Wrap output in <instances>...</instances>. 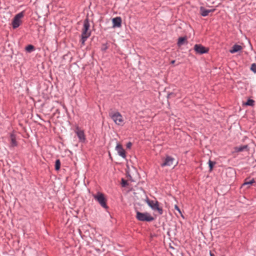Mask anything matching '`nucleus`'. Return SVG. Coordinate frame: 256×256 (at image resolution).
<instances>
[{"label":"nucleus","mask_w":256,"mask_h":256,"mask_svg":"<svg viewBox=\"0 0 256 256\" xmlns=\"http://www.w3.org/2000/svg\"><path fill=\"white\" fill-rule=\"evenodd\" d=\"M60 160H57L56 161V164H55L56 170H59L60 168Z\"/></svg>","instance_id":"nucleus-18"},{"label":"nucleus","mask_w":256,"mask_h":256,"mask_svg":"<svg viewBox=\"0 0 256 256\" xmlns=\"http://www.w3.org/2000/svg\"><path fill=\"white\" fill-rule=\"evenodd\" d=\"M256 183L255 180L252 178V180L248 181L247 180H246L245 182L242 184V186H246V188H248L250 187V186Z\"/></svg>","instance_id":"nucleus-15"},{"label":"nucleus","mask_w":256,"mask_h":256,"mask_svg":"<svg viewBox=\"0 0 256 256\" xmlns=\"http://www.w3.org/2000/svg\"><path fill=\"white\" fill-rule=\"evenodd\" d=\"M243 105L253 106L254 105V101L253 100L248 99L246 102L243 104Z\"/></svg>","instance_id":"nucleus-17"},{"label":"nucleus","mask_w":256,"mask_h":256,"mask_svg":"<svg viewBox=\"0 0 256 256\" xmlns=\"http://www.w3.org/2000/svg\"><path fill=\"white\" fill-rule=\"evenodd\" d=\"M148 204L154 211H157L160 214L163 212L162 208L159 206V203L156 200H151L148 199L146 200Z\"/></svg>","instance_id":"nucleus-2"},{"label":"nucleus","mask_w":256,"mask_h":256,"mask_svg":"<svg viewBox=\"0 0 256 256\" xmlns=\"http://www.w3.org/2000/svg\"><path fill=\"white\" fill-rule=\"evenodd\" d=\"M200 10L201 15L203 16H207L209 13L214 12V10H206L204 7L201 6Z\"/></svg>","instance_id":"nucleus-12"},{"label":"nucleus","mask_w":256,"mask_h":256,"mask_svg":"<svg viewBox=\"0 0 256 256\" xmlns=\"http://www.w3.org/2000/svg\"><path fill=\"white\" fill-rule=\"evenodd\" d=\"M24 16V12H22L15 16L12 22V26L14 28H18L21 24L22 23V19Z\"/></svg>","instance_id":"nucleus-5"},{"label":"nucleus","mask_w":256,"mask_h":256,"mask_svg":"<svg viewBox=\"0 0 256 256\" xmlns=\"http://www.w3.org/2000/svg\"><path fill=\"white\" fill-rule=\"evenodd\" d=\"M175 162V160L171 156H167L165 158L164 162L161 164L162 166H175L174 163Z\"/></svg>","instance_id":"nucleus-8"},{"label":"nucleus","mask_w":256,"mask_h":256,"mask_svg":"<svg viewBox=\"0 0 256 256\" xmlns=\"http://www.w3.org/2000/svg\"><path fill=\"white\" fill-rule=\"evenodd\" d=\"M246 147L247 146H239V147H238V148H236V150L238 152H242V151L244 150V149L246 148Z\"/></svg>","instance_id":"nucleus-22"},{"label":"nucleus","mask_w":256,"mask_h":256,"mask_svg":"<svg viewBox=\"0 0 256 256\" xmlns=\"http://www.w3.org/2000/svg\"><path fill=\"white\" fill-rule=\"evenodd\" d=\"M90 24L88 19H86L84 22L83 28L82 30L81 42L82 44H84L85 41L90 35Z\"/></svg>","instance_id":"nucleus-1"},{"label":"nucleus","mask_w":256,"mask_h":256,"mask_svg":"<svg viewBox=\"0 0 256 256\" xmlns=\"http://www.w3.org/2000/svg\"><path fill=\"white\" fill-rule=\"evenodd\" d=\"M250 70L253 72L254 73H256V64H252L250 66Z\"/></svg>","instance_id":"nucleus-21"},{"label":"nucleus","mask_w":256,"mask_h":256,"mask_svg":"<svg viewBox=\"0 0 256 256\" xmlns=\"http://www.w3.org/2000/svg\"><path fill=\"white\" fill-rule=\"evenodd\" d=\"M186 42V38L185 37H180L178 38V44L179 46L184 44Z\"/></svg>","instance_id":"nucleus-16"},{"label":"nucleus","mask_w":256,"mask_h":256,"mask_svg":"<svg viewBox=\"0 0 256 256\" xmlns=\"http://www.w3.org/2000/svg\"><path fill=\"white\" fill-rule=\"evenodd\" d=\"M110 118L118 125H123L124 119L122 114L118 112H112L110 114Z\"/></svg>","instance_id":"nucleus-4"},{"label":"nucleus","mask_w":256,"mask_h":256,"mask_svg":"<svg viewBox=\"0 0 256 256\" xmlns=\"http://www.w3.org/2000/svg\"><path fill=\"white\" fill-rule=\"evenodd\" d=\"M76 132L81 142H84L85 140V136L84 132L82 130L78 128L76 129Z\"/></svg>","instance_id":"nucleus-11"},{"label":"nucleus","mask_w":256,"mask_h":256,"mask_svg":"<svg viewBox=\"0 0 256 256\" xmlns=\"http://www.w3.org/2000/svg\"><path fill=\"white\" fill-rule=\"evenodd\" d=\"M122 18L120 16H118L112 19V27L120 28L122 26Z\"/></svg>","instance_id":"nucleus-10"},{"label":"nucleus","mask_w":256,"mask_h":256,"mask_svg":"<svg viewBox=\"0 0 256 256\" xmlns=\"http://www.w3.org/2000/svg\"><path fill=\"white\" fill-rule=\"evenodd\" d=\"M210 256H214V254H212L211 252H210Z\"/></svg>","instance_id":"nucleus-26"},{"label":"nucleus","mask_w":256,"mask_h":256,"mask_svg":"<svg viewBox=\"0 0 256 256\" xmlns=\"http://www.w3.org/2000/svg\"><path fill=\"white\" fill-rule=\"evenodd\" d=\"M242 49V46L238 44H234L232 48L230 50V52L232 54L236 52L241 50Z\"/></svg>","instance_id":"nucleus-13"},{"label":"nucleus","mask_w":256,"mask_h":256,"mask_svg":"<svg viewBox=\"0 0 256 256\" xmlns=\"http://www.w3.org/2000/svg\"><path fill=\"white\" fill-rule=\"evenodd\" d=\"M122 185L123 187H125L128 184V182L126 180H124V179H122Z\"/></svg>","instance_id":"nucleus-23"},{"label":"nucleus","mask_w":256,"mask_h":256,"mask_svg":"<svg viewBox=\"0 0 256 256\" xmlns=\"http://www.w3.org/2000/svg\"><path fill=\"white\" fill-rule=\"evenodd\" d=\"M116 150L118 152V154L122 156V158H126V152L124 150L123 148L122 144L118 143L117 144Z\"/></svg>","instance_id":"nucleus-9"},{"label":"nucleus","mask_w":256,"mask_h":256,"mask_svg":"<svg viewBox=\"0 0 256 256\" xmlns=\"http://www.w3.org/2000/svg\"><path fill=\"white\" fill-rule=\"evenodd\" d=\"M175 62V60H173L171 62V64H174Z\"/></svg>","instance_id":"nucleus-27"},{"label":"nucleus","mask_w":256,"mask_h":256,"mask_svg":"<svg viewBox=\"0 0 256 256\" xmlns=\"http://www.w3.org/2000/svg\"><path fill=\"white\" fill-rule=\"evenodd\" d=\"M174 208L176 210L179 212V213L181 214V211H180V209L179 208L178 206L175 205Z\"/></svg>","instance_id":"nucleus-25"},{"label":"nucleus","mask_w":256,"mask_h":256,"mask_svg":"<svg viewBox=\"0 0 256 256\" xmlns=\"http://www.w3.org/2000/svg\"><path fill=\"white\" fill-rule=\"evenodd\" d=\"M10 146L14 147L17 146V142L16 141V137L14 134H11L10 136Z\"/></svg>","instance_id":"nucleus-14"},{"label":"nucleus","mask_w":256,"mask_h":256,"mask_svg":"<svg viewBox=\"0 0 256 256\" xmlns=\"http://www.w3.org/2000/svg\"><path fill=\"white\" fill-rule=\"evenodd\" d=\"M94 198L102 206L106 208V199L103 194L101 192H98L96 194H92Z\"/></svg>","instance_id":"nucleus-6"},{"label":"nucleus","mask_w":256,"mask_h":256,"mask_svg":"<svg viewBox=\"0 0 256 256\" xmlns=\"http://www.w3.org/2000/svg\"><path fill=\"white\" fill-rule=\"evenodd\" d=\"M26 50L28 52H30L34 50V46L32 45H28L26 47Z\"/></svg>","instance_id":"nucleus-19"},{"label":"nucleus","mask_w":256,"mask_h":256,"mask_svg":"<svg viewBox=\"0 0 256 256\" xmlns=\"http://www.w3.org/2000/svg\"><path fill=\"white\" fill-rule=\"evenodd\" d=\"M215 162H213L211 160H209L208 162V164L210 167V171H212L213 168L215 164Z\"/></svg>","instance_id":"nucleus-20"},{"label":"nucleus","mask_w":256,"mask_h":256,"mask_svg":"<svg viewBox=\"0 0 256 256\" xmlns=\"http://www.w3.org/2000/svg\"><path fill=\"white\" fill-rule=\"evenodd\" d=\"M132 146V144L130 142H128L126 144V148H130Z\"/></svg>","instance_id":"nucleus-24"},{"label":"nucleus","mask_w":256,"mask_h":256,"mask_svg":"<svg viewBox=\"0 0 256 256\" xmlns=\"http://www.w3.org/2000/svg\"><path fill=\"white\" fill-rule=\"evenodd\" d=\"M194 50L196 52L199 54H202L208 52V48H206L200 44H196L194 46Z\"/></svg>","instance_id":"nucleus-7"},{"label":"nucleus","mask_w":256,"mask_h":256,"mask_svg":"<svg viewBox=\"0 0 256 256\" xmlns=\"http://www.w3.org/2000/svg\"><path fill=\"white\" fill-rule=\"evenodd\" d=\"M136 218L140 221L151 222L154 220V218L148 213H142L139 212H136Z\"/></svg>","instance_id":"nucleus-3"}]
</instances>
